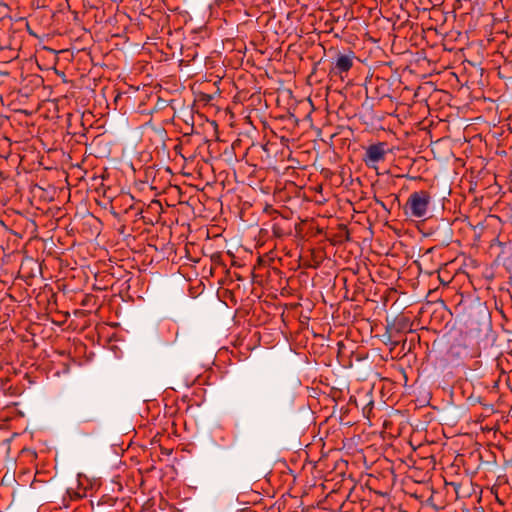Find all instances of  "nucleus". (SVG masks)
Here are the masks:
<instances>
[{
  "mask_svg": "<svg viewBox=\"0 0 512 512\" xmlns=\"http://www.w3.org/2000/svg\"><path fill=\"white\" fill-rule=\"evenodd\" d=\"M431 200L432 197L426 190L411 193L403 207L404 214L411 218L425 219Z\"/></svg>",
  "mask_w": 512,
  "mask_h": 512,
  "instance_id": "nucleus-1",
  "label": "nucleus"
},
{
  "mask_svg": "<svg viewBox=\"0 0 512 512\" xmlns=\"http://www.w3.org/2000/svg\"><path fill=\"white\" fill-rule=\"evenodd\" d=\"M387 152L388 149L386 142L371 144L365 149L363 162L367 167L377 169L378 164L385 160Z\"/></svg>",
  "mask_w": 512,
  "mask_h": 512,
  "instance_id": "nucleus-2",
  "label": "nucleus"
},
{
  "mask_svg": "<svg viewBox=\"0 0 512 512\" xmlns=\"http://www.w3.org/2000/svg\"><path fill=\"white\" fill-rule=\"evenodd\" d=\"M376 203L381 205L382 207H385L383 201L376 199Z\"/></svg>",
  "mask_w": 512,
  "mask_h": 512,
  "instance_id": "nucleus-4",
  "label": "nucleus"
},
{
  "mask_svg": "<svg viewBox=\"0 0 512 512\" xmlns=\"http://www.w3.org/2000/svg\"><path fill=\"white\" fill-rule=\"evenodd\" d=\"M76 496H77L78 498H81V497H83V496H84V494L76 493Z\"/></svg>",
  "mask_w": 512,
  "mask_h": 512,
  "instance_id": "nucleus-6",
  "label": "nucleus"
},
{
  "mask_svg": "<svg viewBox=\"0 0 512 512\" xmlns=\"http://www.w3.org/2000/svg\"><path fill=\"white\" fill-rule=\"evenodd\" d=\"M93 420H94L93 418H87V419H83L82 421H83V422H91V421H93Z\"/></svg>",
  "mask_w": 512,
  "mask_h": 512,
  "instance_id": "nucleus-5",
  "label": "nucleus"
},
{
  "mask_svg": "<svg viewBox=\"0 0 512 512\" xmlns=\"http://www.w3.org/2000/svg\"><path fill=\"white\" fill-rule=\"evenodd\" d=\"M355 54L349 50L347 53H338L336 58L331 64L330 74L334 76H342L343 73H347L353 66Z\"/></svg>",
  "mask_w": 512,
  "mask_h": 512,
  "instance_id": "nucleus-3",
  "label": "nucleus"
}]
</instances>
